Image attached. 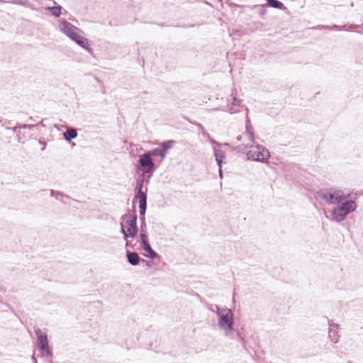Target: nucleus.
<instances>
[{
	"label": "nucleus",
	"instance_id": "1",
	"mask_svg": "<svg viewBox=\"0 0 363 363\" xmlns=\"http://www.w3.org/2000/svg\"><path fill=\"white\" fill-rule=\"evenodd\" d=\"M58 28L80 47L86 50H91L88 40L84 37L83 32L79 28L65 20L59 21Z\"/></svg>",
	"mask_w": 363,
	"mask_h": 363
},
{
	"label": "nucleus",
	"instance_id": "2",
	"mask_svg": "<svg viewBox=\"0 0 363 363\" xmlns=\"http://www.w3.org/2000/svg\"><path fill=\"white\" fill-rule=\"evenodd\" d=\"M216 313L218 317V326L225 335H231L233 330V313L228 308L216 306Z\"/></svg>",
	"mask_w": 363,
	"mask_h": 363
},
{
	"label": "nucleus",
	"instance_id": "3",
	"mask_svg": "<svg viewBox=\"0 0 363 363\" xmlns=\"http://www.w3.org/2000/svg\"><path fill=\"white\" fill-rule=\"evenodd\" d=\"M121 230L125 240L135 238L138 233L137 216L130 213L125 214L121 223Z\"/></svg>",
	"mask_w": 363,
	"mask_h": 363
},
{
	"label": "nucleus",
	"instance_id": "4",
	"mask_svg": "<svg viewBox=\"0 0 363 363\" xmlns=\"http://www.w3.org/2000/svg\"><path fill=\"white\" fill-rule=\"evenodd\" d=\"M357 208V203L354 201H347L341 206H338L333 208L330 219L335 222L340 223L345 219L347 216L354 211Z\"/></svg>",
	"mask_w": 363,
	"mask_h": 363
},
{
	"label": "nucleus",
	"instance_id": "5",
	"mask_svg": "<svg viewBox=\"0 0 363 363\" xmlns=\"http://www.w3.org/2000/svg\"><path fill=\"white\" fill-rule=\"evenodd\" d=\"M318 196L328 204H335L347 199L350 194H345L342 190L329 189L320 190Z\"/></svg>",
	"mask_w": 363,
	"mask_h": 363
},
{
	"label": "nucleus",
	"instance_id": "6",
	"mask_svg": "<svg viewBox=\"0 0 363 363\" xmlns=\"http://www.w3.org/2000/svg\"><path fill=\"white\" fill-rule=\"evenodd\" d=\"M247 157L248 160L264 162L269 158L270 153L262 146L252 145L250 147V150L247 152Z\"/></svg>",
	"mask_w": 363,
	"mask_h": 363
},
{
	"label": "nucleus",
	"instance_id": "7",
	"mask_svg": "<svg viewBox=\"0 0 363 363\" xmlns=\"http://www.w3.org/2000/svg\"><path fill=\"white\" fill-rule=\"evenodd\" d=\"M138 162L142 168L143 174L152 173L154 170L155 164L150 154L145 152L139 157Z\"/></svg>",
	"mask_w": 363,
	"mask_h": 363
},
{
	"label": "nucleus",
	"instance_id": "8",
	"mask_svg": "<svg viewBox=\"0 0 363 363\" xmlns=\"http://www.w3.org/2000/svg\"><path fill=\"white\" fill-rule=\"evenodd\" d=\"M35 334L38 338V347L41 350L42 352L44 354L50 356L51 352L48 346L47 334L42 331L40 328L35 330Z\"/></svg>",
	"mask_w": 363,
	"mask_h": 363
},
{
	"label": "nucleus",
	"instance_id": "9",
	"mask_svg": "<svg viewBox=\"0 0 363 363\" xmlns=\"http://www.w3.org/2000/svg\"><path fill=\"white\" fill-rule=\"evenodd\" d=\"M144 181L141 180L138 182L136 189L138 190L137 198L139 200V208L140 215L143 216L145 213L147 207V196L146 193L143 191Z\"/></svg>",
	"mask_w": 363,
	"mask_h": 363
},
{
	"label": "nucleus",
	"instance_id": "10",
	"mask_svg": "<svg viewBox=\"0 0 363 363\" xmlns=\"http://www.w3.org/2000/svg\"><path fill=\"white\" fill-rule=\"evenodd\" d=\"M329 331L328 336L330 338L331 341L336 343L338 341L339 336L337 335V330L338 328V325L332 323L329 321Z\"/></svg>",
	"mask_w": 363,
	"mask_h": 363
},
{
	"label": "nucleus",
	"instance_id": "11",
	"mask_svg": "<svg viewBox=\"0 0 363 363\" xmlns=\"http://www.w3.org/2000/svg\"><path fill=\"white\" fill-rule=\"evenodd\" d=\"M213 149H214V155H215L216 162H217L218 165L219 167H220L222 161L225 157V154L223 150L217 148L215 146L213 147Z\"/></svg>",
	"mask_w": 363,
	"mask_h": 363
},
{
	"label": "nucleus",
	"instance_id": "12",
	"mask_svg": "<svg viewBox=\"0 0 363 363\" xmlns=\"http://www.w3.org/2000/svg\"><path fill=\"white\" fill-rule=\"evenodd\" d=\"M128 261L132 265H137L139 263L140 257L136 252L127 253Z\"/></svg>",
	"mask_w": 363,
	"mask_h": 363
},
{
	"label": "nucleus",
	"instance_id": "13",
	"mask_svg": "<svg viewBox=\"0 0 363 363\" xmlns=\"http://www.w3.org/2000/svg\"><path fill=\"white\" fill-rule=\"evenodd\" d=\"M144 250L146 252V257H149L152 259H154L157 257V253L152 249L150 245L148 243H145L143 245Z\"/></svg>",
	"mask_w": 363,
	"mask_h": 363
},
{
	"label": "nucleus",
	"instance_id": "14",
	"mask_svg": "<svg viewBox=\"0 0 363 363\" xmlns=\"http://www.w3.org/2000/svg\"><path fill=\"white\" fill-rule=\"evenodd\" d=\"M150 154V156H160L161 157V161H162L166 157V152L163 150V149L155 148L151 151L147 152Z\"/></svg>",
	"mask_w": 363,
	"mask_h": 363
},
{
	"label": "nucleus",
	"instance_id": "15",
	"mask_svg": "<svg viewBox=\"0 0 363 363\" xmlns=\"http://www.w3.org/2000/svg\"><path fill=\"white\" fill-rule=\"evenodd\" d=\"M77 135L75 129H69L64 133L65 139L67 141H70L72 139L75 138Z\"/></svg>",
	"mask_w": 363,
	"mask_h": 363
},
{
	"label": "nucleus",
	"instance_id": "16",
	"mask_svg": "<svg viewBox=\"0 0 363 363\" xmlns=\"http://www.w3.org/2000/svg\"><path fill=\"white\" fill-rule=\"evenodd\" d=\"M174 143V140H167L162 143V149L163 150L167 152V151L172 147L173 144Z\"/></svg>",
	"mask_w": 363,
	"mask_h": 363
},
{
	"label": "nucleus",
	"instance_id": "17",
	"mask_svg": "<svg viewBox=\"0 0 363 363\" xmlns=\"http://www.w3.org/2000/svg\"><path fill=\"white\" fill-rule=\"evenodd\" d=\"M49 9H50L52 11V14L56 17H58L60 16L61 14V6H56V7H52V8H48Z\"/></svg>",
	"mask_w": 363,
	"mask_h": 363
},
{
	"label": "nucleus",
	"instance_id": "18",
	"mask_svg": "<svg viewBox=\"0 0 363 363\" xmlns=\"http://www.w3.org/2000/svg\"><path fill=\"white\" fill-rule=\"evenodd\" d=\"M274 9H279L285 10L286 7L284 6V4L278 1V0H274Z\"/></svg>",
	"mask_w": 363,
	"mask_h": 363
},
{
	"label": "nucleus",
	"instance_id": "19",
	"mask_svg": "<svg viewBox=\"0 0 363 363\" xmlns=\"http://www.w3.org/2000/svg\"><path fill=\"white\" fill-rule=\"evenodd\" d=\"M12 3L22 6H27L28 4V1L26 0H13Z\"/></svg>",
	"mask_w": 363,
	"mask_h": 363
},
{
	"label": "nucleus",
	"instance_id": "20",
	"mask_svg": "<svg viewBox=\"0 0 363 363\" xmlns=\"http://www.w3.org/2000/svg\"><path fill=\"white\" fill-rule=\"evenodd\" d=\"M140 238H141L143 245L145 243H148L147 237L146 236V235L145 233H141Z\"/></svg>",
	"mask_w": 363,
	"mask_h": 363
},
{
	"label": "nucleus",
	"instance_id": "21",
	"mask_svg": "<svg viewBox=\"0 0 363 363\" xmlns=\"http://www.w3.org/2000/svg\"><path fill=\"white\" fill-rule=\"evenodd\" d=\"M246 137L247 138V139L250 141H252L253 140V135L252 134L251 132H250L248 130L247 131V134H246Z\"/></svg>",
	"mask_w": 363,
	"mask_h": 363
},
{
	"label": "nucleus",
	"instance_id": "22",
	"mask_svg": "<svg viewBox=\"0 0 363 363\" xmlns=\"http://www.w3.org/2000/svg\"><path fill=\"white\" fill-rule=\"evenodd\" d=\"M233 104L234 105H239V101L236 99L235 97L233 98Z\"/></svg>",
	"mask_w": 363,
	"mask_h": 363
},
{
	"label": "nucleus",
	"instance_id": "23",
	"mask_svg": "<svg viewBox=\"0 0 363 363\" xmlns=\"http://www.w3.org/2000/svg\"><path fill=\"white\" fill-rule=\"evenodd\" d=\"M219 174H220V178H222L223 173H222L221 166L219 167Z\"/></svg>",
	"mask_w": 363,
	"mask_h": 363
},
{
	"label": "nucleus",
	"instance_id": "24",
	"mask_svg": "<svg viewBox=\"0 0 363 363\" xmlns=\"http://www.w3.org/2000/svg\"><path fill=\"white\" fill-rule=\"evenodd\" d=\"M267 1L270 6H272V0H267Z\"/></svg>",
	"mask_w": 363,
	"mask_h": 363
},
{
	"label": "nucleus",
	"instance_id": "25",
	"mask_svg": "<svg viewBox=\"0 0 363 363\" xmlns=\"http://www.w3.org/2000/svg\"><path fill=\"white\" fill-rule=\"evenodd\" d=\"M339 28V26H334L333 27V29H338Z\"/></svg>",
	"mask_w": 363,
	"mask_h": 363
},
{
	"label": "nucleus",
	"instance_id": "26",
	"mask_svg": "<svg viewBox=\"0 0 363 363\" xmlns=\"http://www.w3.org/2000/svg\"><path fill=\"white\" fill-rule=\"evenodd\" d=\"M33 359L36 362L35 357L33 356Z\"/></svg>",
	"mask_w": 363,
	"mask_h": 363
},
{
	"label": "nucleus",
	"instance_id": "27",
	"mask_svg": "<svg viewBox=\"0 0 363 363\" xmlns=\"http://www.w3.org/2000/svg\"><path fill=\"white\" fill-rule=\"evenodd\" d=\"M0 1H2V0H0Z\"/></svg>",
	"mask_w": 363,
	"mask_h": 363
}]
</instances>
